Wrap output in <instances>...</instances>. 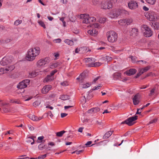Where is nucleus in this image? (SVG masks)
I'll use <instances>...</instances> for the list:
<instances>
[{
	"mask_svg": "<svg viewBox=\"0 0 159 159\" xmlns=\"http://www.w3.org/2000/svg\"><path fill=\"white\" fill-rule=\"evenodd\" d=\"M40 51V48L38 47L29 49L27 52V54L26 57V59L30 61H33L39 54Z\"/></svg>",
	"mask_w": 159,
	"mask_h": 159,
	"instance_id": "f257e3e1",
	"label": "nucleus"
},
{
	"mask_svg": "<svg viewBox=\"0 0 159 159\" xmlns=\"http://www.w3.org/2000/svg\"><path fill=\"white\" fill-rule=\"evenodd\" d=\"M128 13V11L124 9H119L114 10L111 11L109 14V16L111 18H114L118 17L122 14H127Z\"/></svg>",
	"mask_w": 159,
	"mask_h": 159,
	"instance_id": "f03ea898",
	"label": "nucleus"
},
{
	"mask_svg": "<svg viewBox=\"0 0 159 159\" xmlns=\"http://www.w3.org/2000/svg\"><path fill=\"white\" fill-rule=\"evenodd\" d=\"M80 18L82 20V22L85 24L94 22L96 20V19L94 17L90 16L89 14H81Z\"/></svg>",
	"mask_w": 159,
	"mask_h": 159,
	"instance_id": "7ed1b4c3",
	"label": "nucleus"
},
{
	"mask_svg": "<svg viewBox=\"0 0 159 159\" xmlns=\"http://www.w3.org/2000/svg\"><path fill=\"white\" fill-rule=\"evenodd\" d=\"M141 28L144 35L147 37H149L153 34V32L151 29L146 25H143L141 26Z\"/></svg>",
	"mask_w": 159,
	"mask_h": 159,
	"instance_id": "20e7f679",
	"label": "nucleus"
},
{
	"mask_svg": "<svg viewBox=\"0 0 159 159\" xmlns=\"http://www.w3.org/2000/svg\"><path fill=\"white\" fill-rule=\"evenodd\" d=\"M107 39L110 42L113 43L116 40L117 38V34L115 32L111 31L107 33Z\"/></svg>",
	"mask_w": 159,
	"mask_h": 159,
	"instance_id": "39448f33",
	"label": "nucleus"
},
{
	"mask_svg": "<svg viewBox=\"0 0 159 159\" xmlns=\"http://www.w3.org/2000/svg\"><path fill=\"white\" fill-rule=\"evenodd\" d=\"M145 16L150 21H155L157 18V14L153 11H150L145 14Z\"/></svg>",
	"mask_w": 159,
	"mask_h": 159,
	"instance_id": "423d86ee",
	"label": "nucleus"
},
{
	"mask_svg": "<svg viewBox=\"0 0 159 159\" xmlns=\"http://www.w3.org/2000/svg\"><path fill=\"white\" fill-rule=\"evenodd\" d=\"M30 80L29 79H25L20 82L17 86V88L20 89H24L30 84Z\"/></svg>",
	"mask_w": 159,
	"mask_h": 159,
	"instance_id": "0eeeda50",
	"label": "nucleus"
},
{
	"mask_svg": "<svg viewBox=\"0 0 159 159\" xmlns=\"http://www.w3.org/2000/svg\"><path fill=\"white\" fill-rule=\"evenodd\" d=\"M138 116H135L128 118L127 120L122 122L121 124H126L129 126L132 125L133 124V122L136 120L137 119Z\"/></svg>",
	"mask_w": 159,
	"mask_h": 159,
	"instance_id": "6e6552de",
	"label": "nucleus"
},
{
	"mask_svg": "<svg viewBox=\"0 0 159 159\" xmlns=\"http://www.w3.org/2000/svg\"><path fill=\"white\" fill-rule=\"evenodd\" d=\"M101 8L102 9H109L112 8L111 4L108 0H104L102 2L101 4Z\"/></svg>",
	"mask_w": 159,
	"mask_h": 159,
	"instance_id": "1a4fd4ad",
	"label": "nucleus"
},
{
	"mask_svg": "<svg viewBox=\"0 0 159 159\" xmlns=\"http://www.w3.org/2000/svg\"><path fill=\"white\" fill-rule=\"evenodd\" d=\"M11 57H5L2 58L0 62L1 65L4 66L8 65L12 62Z\"/></svg>",
	"mask_w": 159,
	"mask_h": 159,
	"instance_id": "9d476101",
	"label": "nucleus"
},
{
	"mask_svg": "<svg viewBox=\"0 0 159 159\" xmlns=\"http://www.w3.org/2000/svg\"><path fill=\"white\" fill-rule=\"evenodd\" d=\"M132 21V19H122L118 21V23L121 25H129Z\"/></svg>",
	"mask_w": 159,
	"mask_h": 159,
	"instance_id": "9b49d317",
	"label": "nucleus"
},
{
	"mask_svg": "<svg viewBox=\"0 0 159 159\" xmlns=\"http://www.w3.org/2000/svg\"><path fill=\"white\" fill-rule=\"evenodd\" d=\"M129 8L132 10H135L138 7V4L136 2L131 1L128 3Z\"/></svg>",
	"mask_w": 159,
	"mask_h": 159,
	"instance_id": "f8f14e48",
	"label": "nucleus"
},
{
	"mask_svg": "<svg viewBox=\"0 0 159 159\" xmlns=\"http://www.w3.org/2000/svg\"><path fill=\"white\" fill-rule=\"evenodd\" d=\"M52 86L50 85H46L44 86L42 89L41 92L43 94H46L51 89Z\"/></svg>",
	"mask_w": 159,
	"mask_h": 159,
	"instance_id": "ddd939ff",
	"label": "nucleus"
},
{
	"mask_svg": "<svg viewBox=\"0 0 159 159\" xmlns=\"http://www.w3.org/2000/svg\"><path fill=\"white\" fill-rule=\"evenodd\" d=\"M84 61L86 63H88V66H89V65L91 63H93L96 61V59L93 58H86L84 59Z\"/></svg>",
	"mask_w": 159,
	"mask_h": 159,
	"instance_id": "4468645a",
	"label": "nucleus"
},
{
	"mask_svg": "<svg viewBox=\"0 0 159 159\" xmlns=\"http://www.w3.org/2000/svg\"><path fill=\"white\" fill-rule=\"evenodd\" d=\"M130 35L134 37L137 36L138 34V29L136 28L132 29L130 32Z\"/></svg>",
	"mask_w": 159,
	"mask_h": 159,
	"instance_id": "2eb2a0df",
	"label": "nucleus"
},
{
	"mask_svg": "<svg viewBox=\"0 0 159 159\" xmlns=\"http://www.w3.org/2000/svg\"><path fill=\"white\" fill-rule=\"evenodd\" d=\"M28 116L30 119L34 121L40 120L42 118L41 117H38L35 116L34 115L31 114L29 115Z\"/></svg>",
	"mask_w": 159,
	"mask_h": 159,
	"instance_id": "dca6fc26",
	"label": "nucleus"
},
{
	"mask_svg": "<svg viewBox=\"0 0 159 159\" xmlns=\"http://www.w3.org/2000/svg\"><path fill=\"white\" fill-rule=\"evenodd\" d=\"M137 71L136 69H131L129 70L126 71L125 72V73L128 76H130L134 74Z\"/></svg>",
	"mask_w": 159,
	"mask_h": 159,
	"instance_id": "f3484780",
	"label": "nucleus"
},
{
	"mask_svg": "<svg viewBox=\"0 0 159 159\" xmlns=\"http://www.w3.org/2000/svg\"><path fill=\"white\" fill-rule=\"evenodd\" d=\"M88 33L93 36H95L98 34V31L96 29H92L89 30Z\"/></svg>",
	"mask_w": 159,
	"mask_h": 159,
	"instance_id": "a211bd4d",
	"label": "nucleus"
},
{
	"mask_svg": "<svg viewBox=\"0 0 159 159\" xmlns=\"http://www.w3.org/2000/svg\"><path fill=\"white\" fill-rule=\"evenodd\" d=\"M133 102L134 104L136 105L139 103V100L138 95L137 94L133 98Z\"/></svg>",
	"mask_w": 159,
	"mask_h": 159,
	"instance_id": "6ab92c4d",
	"label": "nucleus"
},
{
	"mask_svg": "<svg viewBox=\"0 0 159 159\" xmlns=\"http://www.w3.org/2000/svg\"><path fill=\"white\" fill-rule=\"evenodd\" d=\"M100 110L99 108L98 107L93 108L88 110V112L89 113H96Z\"/></svg>",
	"mask_w": 159,
	"mask_h": 159,
	"instance_id": "aec40b11",
	"label": "nucleus"
},
{
	"mask_svg": "<svg viewBox=\"0 0 159 159\" xmlns=\"http://www.w3.org/2000/svg\"><path fill=\"white\" fill-rule=\"evenodd\" d=\"M130 58L131 59L132 62L134 63H136L137 62H143V63H146V61H143V60H139V61H137L136 57H134L133 56H131L130 57Z\"/></svg>",
	"mask_w": 159,
	"mask_h": 159,
	"instance_id": "412c9836",
	"label": "nucleus"
},
{
	"mask_svg": "<svg viewBox=\"0 0 159 159\" xmlns=\"http://www.w3.org/2000/svg\"><path fill=\"white\" fill-rule=\"evenodd\" d=\"M54 79V76H52L50 75H48L45 79L44 82H49L53 80Z\"/></svg>",
	"mask_w": 159,
	"mask_h": 159,
	"instance_id": "4be33fe9",
	"label": "nucleus"
},
{
	"mask_svg": "<svg viewBox=\"0 0 159 159\" xmlns=\"http://www.w3.org/2000/svg\"><path fill=\"white\" fill-rule=\"evenodd\" d=\"M5 68L7 73L8 72H10L15 68V66L14 65H11L7 66Z\"/></svg>",
	"mask_w": 159,
	"mask_h": 159,
	"instance_id": "5701e85b",
	"label": "nucleus"
},
{
	"mask_svg": "<svg viewBox=\"0 0 159 159\" xmlns=\"http://www.w3.org/2000/svg\"><path fill=\"white\" fill-rule=\"evenodd\" d=\"M113 131H109L105 134V135L103 136V138L104 139H107L110 137L112 134Z\"/></svg>",
	"mask_w": 159,
	"mask_h": 159,
	"instance_id": "b1692460",
	"label": "nucleus"
},
{
	"mask_svg": "<svg viewBox=\"0 0 159 159\" xmlns=\"http://www.w3.org/2000/svg\"><path fill=\"white\" fill-rule=\"evenodd\" d=\"M102 63L99 62H96L93 63H91L89 65V67H97L100 66Z\"/></svg>",
	"mask_w": 159,
	"mask_h": 159,
	"instance_id": "393cba45",
	"label": "nucleus"
},
{
	"mask_svg": "<svg viewBox=\"0 0 159 159\" xmlns=\"http://www.w3.org/2000/svg\"><path fill=\"white\" fill-rule=\"evenodd\" d=\"M149 69L150 67L149 66H147L145 68L140 69L139 70L140 71V72L143 74L144 72L148 70Z\"/></svg>",
	"mask_w": 159,
	"mask_h": 159,
	"instance_id": "a878e982",
	"label": "nucleus"
},
{
	"mask_svg": "<svg viewBox=\"0 0 159 159\" xmlns=\"http://www.w3.org/2000/svg\"><path fill=\"white\" fill-rule=\"evenodd\" d=\"M113 76L114 80H117L120 78L121 75L120 73H116L114 74Z\"/></svg>",
	"mask_w": 159,
	"mask_h": 159,
	"instance_id": "bb28decb",
	"label": "nucleus"
},
{
	"mask_svg": "<svg viewBox=\"0 0 159 159\" xmlns=\"http://www.w3.org/2000/svg\"><path fill=\"white\" fill-rule=\"evenodd\" d=\"M38 73L34 71H32L29 72V77H34L37 75Z\"/></svg>",
	"mask_w": 159,
	"mask_h": 159,
	"instance_id": "cd10ccee",
	"label": "nucleus"
},
{
	"mask_svg": "<svg viewBox=\"0 0 159 159\" xmlns=\"http://www.w3.org/2000/svg\"><path fill=\"white\" fill-rule=\"evenodd\" d=\"M150 24L151 25V26L155 29H157L159 27L158 23H157L156 22H151Z\"/></svg>",
	"mask_w": 159,
	"mask_h": 159,
	"instance_id": "c85d7f7f",
	"label": "nucleus"
},
{
	"mask_svg": "<svg viewBox=\"0 0 159 159\" xmlns=\"http://www.w3.org/2000/svg\"><path fill=\"white\" fill-rule=\"evenodd\" d=\"M64 42L68 44V45L71 46L74 44V42L73 41L68 39H66L64 41Z\"/></svg>",
	"mask_w": 159,
	"mask_h": 159,
	"instance_id": "c756f323",
	"label": "nucleus"
},
{
	"mask_svg": "<svg viewBox=\"0 0 159 159\" xmlns=\"http://www.w3.org/2000/svg\"><path fill=\"white\" fill-rule=\"evenodd\" d=\"M10 102L12 103H16L18 104L21 103V102L18 99H12L10 100Z\"/></svg>",
	"mask_w": 159,
	"mask_h": 159,
	"instance_id": "7c9ffc66",
	"label": "nucleus"
},
{
	"mask_svg": "<svg viewBox=\"0 0 159 159\" xmlns=\"http://www.w3.org/2000/svg\"><path fill=\"white\" fill-rule=\"evenodd\" d=\"M45 64V62H44L43 59H41L39 60L37 63V65L38 66H41Z\"/></svg>",
	"mask_w": 159,
	"mask_h": 159,
	"instance_id": "2f4dec72",
	"label": "nucleus"
},
{
	"mask_svg": "<svg viewBox=\"0 0 159 159\" xmlns=\"http://www.w3.org/2000/svg\"><path fill=\"white\" fill-rule=\"evenodd\" d=\"M66 131L64 130H63L59 132H57L56 133V136L58 137H61L62 136L63 134Z\"/></svg>",
	"mask_w": 159,
	"mask_h": 159,
	"instance_id": "473e14b6",
	"label": "nucleus"
},
{
	"mask_svg": "<svg viewBox=\"0 0 159 159\" xmlns=\"http://www.w3.org/2000/svg\"><path fill=\"white\" fill-rule=\"evenodd\" d=\"M38 22L40 26L42 27L44 29L46 28L45 25L43 22L42 20H39L38 21Z\"/></svg>",
	"mask_w": 159,
	"mask_h": 159,
	"instance_id": "72a5a7b5",
	"label": "nucleus"
},
{
	"mask_svg": "<svg viewBox=\"0 0 159 159\" xmlns=\"http://www.w3.org/2000/svg\"><path fill=\"white\" fill-rule=\"evenodd\" d=\"M59 64L58 63H55L52 64L50 65V68L53 69L59 66Z\"/></svg>",
	"mask_w": 159,
	"mask_h": 159,
	"instance_id": "f704fd0d",
	"label": "nucleus"
},
{
	"mask_svg": "<svg viewBox=\"0 0 159 159\" xmlns=\"http://www.w3.org/2000/svg\"><path fill=\"white\" fill-rule=\"evenodd\" d=\"M85 77V73H81L79 77L78 78H77V79H80L81 80H82L84 79Z\"/></svg>",
	"mask_w": 159,
	"mask_h": 159,
	"instance_id": "c9c22d12",
	"label": "nucleus"
},
{
	"mask_svg": "<svg viewBox=\"0 0 159 159\" xmlns=\"http://www.w3.org/2000/svg\"><path fill=\"white\" fill-rule=\"evenodd\" d=\"M156 90V88H154L152 89L150 91V93L149 94V96H152L155 93V91Z\"/></svg>",
	"mask_w": 159,
	"mask_h": 159,
	"instance_id": "e433bc0d",
	"label": "nucleus"
},
{
	"mask_svg": "<svg viewBox=\"0 0 159 159\" xmlns=\"http://www.w3.org/2000/svg\"><path fill=\"white\" fill-rule=\"evenodd\" d=\"M91 85V84L89 83H87L85 84L82 85V87L83 89H86L89 87Z\"/></svg>",
	"mask_w": 159,
	"mask_h": 159,
	"instance_id": "4c0bfd02",
	"label": "nucleus"
},
{
	"mask_svg": "<svg viewBox=\"0 0 159 159\" xmlns=\"http://www.w3.org/2000/svg\"><path fill=\"white\" fill-rule=\"evenodd\" d=\"M108 1L109 2L110 4H111L112 7V6L117 3V0H110V1Z\"/></svg>",
	"mask_w": 159,
	"mask_h": 159,
	"instance_id": "58836bf2",
	"label": "nucleus"
},
{
	"mask_svg": "<svg viewBox=\"0 0 159 159\" xmlns=\"http://www.w3.org/2000/svg\"><path fill=\"white\" fill-rule=\"evenodd\" d=\"M7 73L6 69L4 68H2L0 69V75H2Z\"/></svg>",
	"mask_w": 159,
	"mask_h": 159,
	"instance_id": "ea45409f",
	"label": "nucleus"
},
{
	"mask_svg": "<svg viewBox=\"0 0 159 159\" xmlns=\"http://www.w3.org/2000/svg\"><path fill=\"white\" fill-rule=\"evenodd\" d=\"M106 19V18L101 17L99 18V21L101 23H104L105 22Z\"/></svg>",
	"mask_w": 159,
	"mask_h": 159,
	"instance_id": "a19ab883",
	"label": "nucleus"
},
{
	"mask_svg": "<svg viewBox=\"0 0 159 159\" xmlns=\"http://www.w3.org/2000/svg\"><path fill=\"white\" fill-rule=\"evenodd\" d=\"M104 60L107 61H109L112 60V58L111 57L108 56H106L104 57Z\"/></svg>",
	"mask_w": 159,
	"mask_h": 159,
	"instance_id": "79ce46f5",
	"label": "nucleus"
},
{
	"mask_svg": "<svg viewBox=\"0 0 159 159\" xmlns=\"http://www.w3.org/2000/svg\"><path fill=\"white\" fill-rule=\"evenodd\" d=\"M45 145L43 143H41L38 146V148L39 150H42L44 148Z\"/></svg>",
	"mask_w": 159,
	"mask_h": 159,
	"instance_id": "37998d69",
	"label": "nucleus"
},
{
	"mask_svg": "<svg viewBox=\"0 0 159 159\" xmlns=\"http://www.w3.org/2000/svg\"><path fill=\"white\" fill-rule=\"evenodd\" d=\"M147 2L150 4L153 5L155 4L156 0H146Z\"/></svg>",
	"mask_w": 159,
	"mask_h": 159,
	"instance_id": "c03bdc74",
	"label": "nucleus"
},
{
	"mask_svg": "<svg viewBox=\"0 0 159 159\" xmlns=\"http://www.w3.org/2000/svg\"><path fill=\"white\" fill-rule=\"evenodd\" d=\"M65 18V17H63L60 18V20L62 22L63 25L64 27L66 26V22L64 20Z\"/></svg>",
	"mask_w": 159,
	"mask_h": 159,
	"instance_id": "a18cd8bd",
	"label": "nucleus"
},
{
	"mask_svg": "<svg viewBox=\"0 0 159 159\" xmlns=\"http://www.w3.org/2000/svg\"><path fill=\"white\" fill-rule=\"evenodd\" d=\"M92 26V27H94L95 28H97L100 27V25L98 23H96L93 24Z\"/></svg>",
	"mask_w": 159,
	"mask_h": 159,
	"instance_id": "49530a36",
	"label": "nucleus"
},
{
	"mask_svg": "<svg viewBox=\"0 0 159 159\" xmlns=\"http://www.w3.org/2000/svg\"><path fill=\"white\" fill-rule=\"evenodd\" d=\"M57 71V70L56 69H55L51 72L50 74V75L52 76H54L53 75L56 73Z\"/></svg>",
	"mask_w": 159,
	"mask_h": 159,
	"instance_id": "de8ad7c7",
	"label": "nucleus"
},
{
	"mask_svg": "<svg viewBox=\"0 0 159 159\" xmlns=\"http://www.w3.org/2000/svg\"><path fill=\"white\" fill-rule=\"evenodd\" d=\"M143 107H142L140 109H138L137 110V111L136 113V114H140L142 111V110L143 109Z\"/></svg>",
	"mask_w": 159,
	"mask_h": 159,
	"instance_id": "09e8293b",
	"label": "nucleus"
},
{
	"mask_svg": "<svg viewBox=\"0 0 159 159\" xmlns=\"http://www.w3.org/2000/svg\"><path fill=\"white\" fill-rule=\"evenodd\" d=\"M22 22V20H16L14 22V24L15 25H19V24L21 23Z\"/></svg>",
	"mask_w": 159,
	"mask_h": 159,
	"instance_id": "8fccbe9b",
	"label": "nucleus"
},
{
	"mask_svg": "<svg viewBox=\"0 0 159 159\" xmlns=\"http://www.w3.org/2000/svg\"><path fill=\"white\" fill-rule=\"evenodd\" d=\"M92 3L94 5H97L99 3V1L97 0H93Z\"/></svg>",
	"mask_w": 159,
	"mask_h": 159,
	"instance_id": "3c124183",
	"label": "nucleus"
},
{
	"mask_svg": "<svg viewBox=\"0 0 159 159\" xmlns=\"http://www.w3.org/2000/svg\"><path fill=\"white\" fill-rule=\"evenodd\" d=\"M102 87V86L100 84L98 85L97 86H96L94 87L93 88V90H96L100 88H101Z\"/></svg>",
	"mask_w": 159,
	"mask_h": 159,
	"instance_id": "603ef678",
	"label": "nucleus"
},
{
	"mask_svg": "<svg viewBox=\"0 0 159 159\" xmlns=\"http://www.w3.org/2000/svg\"><path fill=\"white\" fill-rule=\"evenodd\" d=\"M61 98L63 100H66L68 98V97L66 95H62L61 97Z\"/></svg>",
	"mask_w": 159,
	"mask_h": 159,
	"instance_id": "864d4df0",
	"label": "nucleus"
},
{
	"mask_svg": "<svg viewBox=\"0 0 159 159\" xmlns=\"http://www.w3.org/2000/svg\"><path fill=\"white\" fill-rule=\"evenodd\" d=\"M61 41V40L60 39H55L53 40V41L55 43H60Z\"/></svg>",
	"mask_w": 159,
	"mask_h": 159,
	"instance_id": "5fc2aeb1",
	"label": "nucleus"
},
{
	"mask_svg": "<svg viewBox=\"0 0 159 159\" xmlns=\"http://www.w3.org/2000/svg\"><path fill=\"white\" fill-rule=\"evenodd\" d=\"M47 156L46 154H44V155H41L38 157V158L39 159H43L46 157Z\"/></svg>",
	"mask_w": 159,
	"mask_h": 159,
	"instance_id": "6e6d98bb",
	"label": "nucleus"
},
{
	"mask_svg": "<svg viewBox=\"0 0 159 159\" xmlns=\"http://www.w3.org/2000/svg\"><path fill=\"white\" fill-rule=\"evenodd\" d=\"M40 102L38 101H36L33 103V105L34 106H36L40 104Z\"/></svg>",
	"mask_w": 159,
	"mask_h": 159,
	"instance_id": "4d7b16f0",
	"label": "nucleus"
},
{
	"mask_svg": "<svg viewBox=\"0 0 159 159\" xmlns=\"http://www.w3.org/2000/svg\"><path fill=\"white\" fill-rule=\"evenodd\" d=\"M157 121V119H154L150 121L149 123V124L155 123Z\"/></svg>",
	"mask_w": 159,
	"mask_h": 159,
	"instance_id": "13d9d810",
	"label": "nucleus"
},
{
	"mask_svg": "<svg viewBox=\"0 0 159 159\" xmlns=\"http://www.w3.org/2000/svg\"><path fill=\"white\" fill-rule=\"evenodd\" d=\"M26 155H23L22 156H20V157L21 158H16V159H29V157H26L25 158H24V157Z\"/></svg>",
	"mask_w": 159,
	"mask_h": 159,
	"instance_id": "bf43d9fd",
	"label": "nucleus"
},
{
	"mask_svg": "<svg viewBox=\"0 0 159 159\" xmlns=\"http://www.w3.org/2000/svg\"><path fill=\"white\" fill-rule=\"evenodd\" d=\"M43 60L44 62H45V64H46V63H48L49 61V60L48 58H45L44 59H43Z\"/></svg>",
	"mask_w": 159,
	"mask_h": 159,
	"instance_id": "052dcab7",
	"label": "nucleus"
},
{
	"mask_svg": "<svg viewBox=\"0 0 159 159\" xmlns=\"http://www.w3.org/2000/svg\"><path fill=\"white\" fill-rule=\"evenodd\" d=\"M67 115V114L66 113H61V118H63Z\"/></svg>",
	"mask_w": 159,
	"mask_h": 159,
	"instance_id": "680f3d73",
	"label": "nucleus"
},
{
	"mask_svg": "<svg viewBox=\"0 0 159 159\" xmlns=\"http://www.w3.org/2000/svg\"><path fill=\"white\" fill-rule=\"evenodd\" d=\"M48 116L50 117L51 118H52L53 115L52 114L51 112V111H49L48 113Z\"/></svg>",
	"mask_w": 159,
	"mask_h": 159,
	"instance_id": "e2e57ef3",
	"label": "nucleus"
},
{
	"mask_svg": "<svg viewBox=\"0 0 159 159\" xmlns=\"http://www.w3.org/2000/svg\"><path fill=\"white\" fill-rule=\"evenodd\" d=\"M61 85L63 86H66V85H68V83L66 82H64L63 83H61Z\"/></svg>",
	"mask_w": 159,
	"mask_h": 159,
	"instance_id": "0e129e2a",
	"label": "nucleus"
},
{
	"mask_svg": "<svg viewBox=\"0 0 159 159\" xmlns=\"http://www.w3.org/2000/svg\"><path fill=\"white\" fill-rule=\"evenodd\" d=\"M28 127L30 130L32 131L34 129V127L31 125H28Z\"/></svg>",
	"mask_w": 159,
	"mask_h": 159,
	"instance_id": "69168bd1",
	"label": "nucleus"
},
{
	"mask_svg": "<svg viewBox=\"0 0 159 159\" xmlns=\"http://www.w3.org/2000/svg\"><path fill=\"white\" fill-rule=\"evenodd\" d=\"M44 137L43 136L39 137L38 138V140L42 141V140H43V139H44Z\"/></svg>",
	"mask_w": 159,
	"mask_h": 159,
	"instance_id": "338daca9",
	"label": "nucleus"
},
{
	"mask_svg": "<svg viewBox=\"0 0 159 159\" xmlns=\"http://www.w3.org/2000/svg\"><path fill=\"white\" fill-rule=\"evenodd\" d=\"M92 143V142L91 141H89L87 142L85 144V145L86 146H88L90 145Z\"/></svg>",
	"mask_w": 159,
	"mask_h": 159,
	"instance_id": "774afa93",
	"label": "nucleus"
}]
</instances>
